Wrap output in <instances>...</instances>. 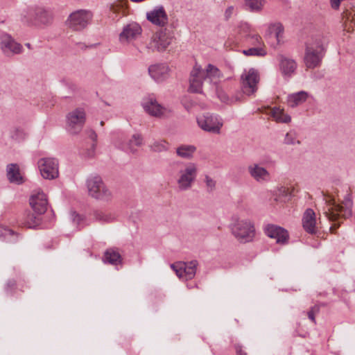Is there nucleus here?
<instances>
[{
	"instance_id": "obj_1",
	"label": "nucleus",
	"mask_w": 355,
	"mask_h": 355,
	"mask_svg": "<svg viewBox=\"0 0 355 355\" xmlns=\"http://www.w3.org/2000/svg\"><path fill=\"white\" fill-rule=\"evenodd\" d=\"M229 228L234 238L241 243L252 242L256 230L254 223L250 219H243L236 216L232 217Z\"/></svg>"
},
{
	"instance_id": "obj_2",
	"label": "nucleus",
	"mask_w": 355,
	"mask_h": 355,
	"mask_svg": "<svg viewBox=\"0 0 355 355\" xmlns=\"http://www.w3.org/2000/svg\"><path fill=\"white\" fill-rule=\"evenodd\" d=\"M178 171L177 173L176 182L178 189L180 191L189 190L194 183L197 175L198 167L193 162H177Z\"/></svg>"
},
{
	"instance_id": "obj_3",
	"label": "nucleus",
	"mask_w": 355,
	"mask_h": 355,
	"mask_svg": "<svg viewBox=\"0 0 355 355\" xmlns=\"http://www.w3.org/2000/svg\"><path fill=\"white\" fill-rule=\"evenodd\" d=\"M324 48L319 39H313L306 44L304 64L307 68L314 69L320 65L324 56Z\"/></svg>"
},
{
	"instance_id": "obj_4",
	"label": "nucleus",
	"mask_w": 355,
	"mask_h": 355,
	"mask_svg": "<svg viewBox=\"0 0 355 355\" xmlns=\"http://www.w3.org/2000/svg\"><path fill=\"white\" fill-rule=\"evenodd\" d=\"M87 187L89 194L96 199L109 200L112 198L111 191L104 184L99 176H92L87 179Z\"/></svg>"
},
{
	"instance_id": "obj_5",
	"label": "nucleus",
	"mask_w": 355,
	"mask_h": 355,
	"mask_svg": "<svg viewBox=\"0 0 355 355\" xmlns=\"http://www.w3.org/2000/svg\"><path fill=\"white\" fill-rule=\"evenodd\" d=\"M259 82V75L256 69L251 68L244 70L241 76V93L243 96L253 95L257 91Z\"/></svg>"
},
{
	"instance_id": "obj_6",
	"label": "nucleus",
	"mask_w": 355,
	"mask_h": 355,
	"mask_svg": "<svg viewBox=\"0 0 355 355\" xmlns=\"http://www.w3.org/2000/svg\"><path fill=\"white\" fill-rule=\"evenodd\" d=\"M86 121V112L84 108L77 107L70 111L66 116L68 131L72 135L79 133Z\"/></svg>"
},
{
	"instance_id": "obj_7",
	"label": "nucleus",
	"mask_w": 355,
	"mask_h": 355,
	"mask_svg": "<svg viewBox=\"0 0 355 355\" xmlns=\"http://www.w3.org/2000/svg\"><path fill=\"white\" fill-rule=\"evenodd\" d=\"M141 105L146 113L157 118L167 117L172 112L169 107L159 104L153 95L144 97Z\"/></svg>"
},
{
	"instance_id": "obj_8",
	"label": "nucleus",
	"mask_w": 355,
	"mask_h": 355,
	"mask_svg": "<svg viewBox=\"0 0 355 355\" xmlns=\"http://www.w3.org/2000/svg\"><path fill=\"white\" fill-rule=\"evenodd\" d=\"M198 126L204 131L219 134L223 123L218 116L207 113L196 119Z\"/></svg>"
},
{
	"instance_id": "obj_9",
	"label": "nucleus",
	"mask_w": 355,
	"mask_h": 355,
	"mask_svg": "<svg viewBox=\"0 0 355 355\" xmlns=\"http://www.w3.org/2000/svg\"><path fill=\"white\" fill-rule=\"evenodd\" d=\"M329 207L325 211L326 216L329 220H336L339 217L348 218L352 215V202L349 200L345 202V207L336 203L335 200L329 201Z\"/></svg>"
},
{
	"instance_id": "obj_10",
	"label": "nucleus",
	"mask_w": 355,
	"mask_h": 355,
	"mask_svg": "<svg viewBox=\"0 0 355 355\" xmlns=\"http://www.w3.org/2000/svg\"><path fill=\"white\" fill-rule=\"evenodd\" d=\"M92 13L87 10H79L72 12L68 19L69 28L74 31H80L85 28L91 21Z\"/></svg>"
},
{
	"instance_id": "obj_11",
	"label": "nucleus",
	"mask_w": 355,
	"mask_h": 355,
	"mask_svg": "<svg viewBox=\"0 0 355 355\" xmlns=\"http://www.w3.org/2000/svg\"><path fill=\"white\" fill-rule=\"evenodd\" d=\"M41 175L47 180L58 177V161L52 157L41 158L37 162Z\"/></svg>"
},
{
	"instance_id": "obj_12",
	"label": "nucleus",
	"mask_w": 355,
	"mask_h": 355,
	"mask_svg": "<svg viewBox=\"0 0 355 355\" xmlns=\"http://www.w3.org/2000/svg\"><path fill=\"white\" fill-rule=\"evenodd\" d=\"M198 262L192 260L189 262H178L171 265V268L180 279L189 280L193 279L196 273Z\"/></svg>"
},
{
	"instance_id": "obj_13",
	"label": "nucleus",
	"mask_w": 355,
	"mask_h": 355,
	"mask_svg": "<svg viewBox=\"0 0 355 355\" xmlns=\"http://www.w3.org/2000/svg\"><path fill=\"white\" fill-rule=\"evenodd\" d=\"M173 35L165 28L156 32L152 37L148 48L158 51H164L171 43Z\"/></svg>"
},
{
	"instance_id": "obj_14",
	"label": "nucleus",
	"mask_w": 355,
	"mask_h": 355,
	"mask_svg": "<svg viewBox=\"0 0 355 355\" xmlns=\"http://www.w3.org/2000/svg\"><path fill=\"white\" fill-rule=\"evenodd\" d=\"M207 80L204 69L196 64L191 71L189 91L192 93L202 94L203 81Z\"/></svg>"
},
{
	"instance_id": "obj_15",
	"label": "nucleus",
	"mask_w": 355,
	"mask_h": 355,
	"mask_svg": "<svg viewBox=\"0 0 355 355\" xmlns=\"http://www.w3.org/2000/svg\"><path fill=\"white\" fill-rule=\"evenodd\" d=\"M0 48L3 53L10 56L19 54L22 51V46L17 42L9 34L3 33L0 36Z\"/></svg>"
},
{
	"instance_id": "obj_16",
	"label": "nucleus",
	"mask_w": 355,
	"mask_h": 355,
	"mask_svg": "<svg viewBox=\"0 0 355 355\" xmlns=\"http://www.w3.org/2000/svg\"><path fill=\"white\" fill-rule=\"evenodd\" d=\"M263 230L268 237L275 239L277 243L284 245L288 243L289 235L284 228L276 225L268 224L264 227Z\"/></svg>"
},
{
	"instance_id": "obj_17",
	"label": "nucleus",
	"mask_w": 355,
	"mask_h": 355,
	"mask_svg": "<svg viewBox=\"0 0 355 355\" xmlns=\"http://www.w3.org/2000/svg\"><path fill=\"white\" fill-rule=\"evenodd\" d=\"M146 19L153 24L164 27L168 22V17L163 6H155L147 12Z\"/></svg>"
},
{
	"instance_id": "obj_18",
	"label": "nucleus",
	"mask_w": 355,
	"mask_h": 355,
	"mask_svg": "<svg viewBox=\"0 0 355 355\" xmlns=\"http://www.w3.org/2000/svg\"><path fill=\"white\" fill-rule=\"evenodd\" d=\"M30 205L38 215L44 214L47 209L48 201L43 191H35L30 198Z\"/></svg>"
},
{
	"instance_id": "obj_19",
	"label": "nucleus",
	"mask_w": 355,
	"mask_h": 355,
	"mask_svg": "<svg viewBox=\"0 0 355 355\" xmlns=\"http://www.w3.org/2000/svg\"><path fill=\"white\" fill-rule=\"evenodd\" d=\"M250 177L259 183L268 182L271 179L270 172L258 163H252L248 166Z\"/></svg>"
},
{
	"instance_id": "obj_20",
	"label": "nucleus",
	"mask_w": 355,
	"mask_h": 355,
	"mask_svg": "<svg viewBox=\"0 0 355 355\" xmlns=\"http://www.w3.org/2000/svg\"><path fill=\"white\" fill-rule=\"evenodd\" d=\"M141 28L137 23H130L125 26L119 35V40L122 43L135 40L141 33Z\"/></svg>"
},
{
	"instance_id": "obj_21",
	"label": "nucleus",
	"mask_w": 355,
	"mask_h": 355,
	"mask_svg": "<svg viewBox=\"0 0 355 355\" xmlns=\"http://www.w3.org/2000/svg\"><path fill=\"white\" fill-rule=\"evenodd\" d=\"M169 69L164 64L150 65L148 67V73L156 82H162L168 77Z\"/></svg>"
},
{
	"instance_id": "obj_22",
	"label": "nucleus",
	"mask_w": 355,
	"mask_h": 355,
	"mask_svg": "<svg viewBox=\"0 0 355 355\" xmlns=\"http://www.w3.org/2000/svg\"><path fill=\"white\" fill-rule=\"evenodd\" d=\"M315 214L312 209H307L302 217V227L309 234H314L317 232Z\"/></svg>"
},
{
	"instance_id": "obj_23",
	"label": "nucleus",
	"mask_w": 355,
	"mask_h": 355,
	"mask_svg": "<svg viewBox=\"0 0 355 355\" xmlns=\"http://www.w3.org/2000/svg\"><path fill=\"white\" fill-rule=\"evenodd\" d=\"M27 15H24V17L26 18L27 22H31L33 21V16L34 15V20L38 23L46 24L49 22L50 17L48 12L42 8H37L33 10L32 8L28 9Z\"/></svg>"
},
{
	"instance_id": "obj_24",
	"label": "nucleus",
	"mask_w": 355,
	"mask_h": 355,
	"mask_svg": "<svg viewBox=\"0 0 355 355\" xmlns=\"http://www.w3.org/2000/svg\"><path fill=\"white\" fill-rule=\"evenodd\" d=\"M279 68L284 76L290 77L295 71L297 63L295 60L283 55L279 56Z\"/></svg>"
},
{
	"instance_id": "obj_25",
	"label": "nucleus",
	"mask_w": 355,
	"mask_h": 355,
	"mask_svg": "<svg viewBox=\"0 0 355 355\" xmlns=\"http://www.w3.org/2000/svg\"><path fill=\"white\" fill-rule=\"evenodd\" d=\"M309 96V94L305 91L293 93L287 96V103L291 107H296L304 103Z\"/></svg>"
},
{
	"instance_id": "obj_26",
	"label": "nucleus",
	"mask_w": 355,
	"mask_h": 355,
	"mask_svg": "<svg viewBox=\"0 0 355 355\" xmlns=\"http://www.w3.org/2000/svg\"><path fill=\"white\" fill-rule=\"evenodd\" d=\"M216 92L219 100L227 104L232 105L237 102L243 101V94L241 92H236L234 96L230 97L222 89L216 87Z\"/></svg>"
},
{
	"instance_id": "obj_27",
	"label": "nucleus",
	"mask_w": 355,
	"mask_h": 355,
	"mask_svg": "<svg viewBox=\"0 0 355 355\" xmlns=\"http://www.w3.org/2000/svg\"><path fill=\"white\" fill-rule=\"evenodd\" d=\"M7 177L12 183L20 184L23 182V178L20 173L19 166L16 164H10L6 168Z\"/></svg>"
},
{
	"instance_id": "obj_28",
	"label": "nucleus",
	"mask_w": 355,
	"mask_h": 355,
	"mask_svg": "<svg viewBox=\"0 0 355 355\" xmlns=\"http://www.w3.org/2000/svg\"><path fill=\"white\" fill-rule=\"evenodd\" d=\"M143 137L140 134H134L132 138L125 144H123L121 148L128 153H135L137 151V147L142 145Z\"/></svg>"
},
{
	"instance_id": "obj_29",
	"label": "nucleus",
	"mask_w": 355,
	"mask_h": 355,
	"mask_svg": "<svg viewBox=\"0 0 355 355\" xmlns=\"http://www.w3.org/2000/svg\"><path fill=\"white\" fill-rule=\"evenodd\" d=\"M104 261L112 265L121 263L122 259L119 252L114 249H108L104 253Z\"/></svg>"
},
{
	"instance_id": "obj_30",
	"label": "nucleus",
	"mask_w": 355,
	"mask_h": 355,
	"mask_svg": "<svg viewBox=\"0 0 355 355\" xmlns=\"http://www.w3.org/2000/svg\"><path fill=\"white\" fill-rule=\"evenodd\" d=\"M196 148L193 145H181L176 149L177 155L184 159H190L196 152Z\"/></svg>"
},
{
	"instance_id": "obj_31",
	"label": "nucleus",
	"mask_w": 355,
	"mask_h": 355,
	"mask_svg": "<svg viewBox=\"0 0 355 355\" xmlns=\"http://www.w3.org/2000/svg\"><path fill=\"white\" fill-rule=\"evenodd\" d=\"M272 116L275 119L276 121L280 123H289L291 120V116L286 114L284 110L279 107H274L272 110Z\"/></svg>"
},
{
	"instance_id": "obj_32",
	"label": "nucleus",
	"mask_w": 355,
	"mask_h": 355,
	"mask_svg": "<svg viewBox=\"0 0 355 355\" xmlns=\"http://www.w3.org/2000/svg\"><path fill=\"white\" fill-rule=\"evenodd\" d=\"M149 146L152 151L156 153L165 152L169 148L168 143L163 139L155 140Z\"/></svg>"
},
{
	"instance_id": "obj_33",
	"label": "nucleus",
	"mask_w": 355,
	"mask_h": 355,
	"mask_svg": "<svg viewBox=\"0 0 355 355\" xmlns=\"http://www.w3.org/2000/svg\"><path fill=\"white\" fill-rule=\"evenodd\" d=\"M245 5L252 12L260 11L263 6V0H245Z\"/></svg>"
},
{
	"instance_id": "obj_34",
	"label": "nucleus",
	"mask_w": 355,
	"mask_h": 355,
	"mask_svg": "<svg viewBox=\"0 0 355 355\" xmlns=\"http://www.w3.org/2000/svg\"><path fill=\"white\" fill-rule=\"evenodd\" d=\"M40 215L35 216L34 214H28L26 218V224L29 228H35L41 223Z\"/></svg>"
},
{
	"instance_id": "obj_35",
	"label": "nucleus",
	"mask_w": 355,
	"mask_h": 355,
	"mask_svg": "<svg viewBox=\"0 0 355 355\" xmlns=\"http://www.w3.org/2000/svg\"><path fill=\"white\" fill-rule=\"evenodd\" d=\"M271 33H274L275 38L278 43L280 42V39L282 37L284 33V28L281 24H271L269 27Z\"/></svg>"
},
{
	"instance_id": "obj_36",
	"label": "nucleus",
	"mask_w": 355,
	"mask_h": 355,
	"mask_svg": "<svg viewBox=\"0 0 355 355\" xmlns=\"http://www.w3.org/2000/svg\"><path fill=\"white\" fill-rule=\"evenodd\" d=\"M204 71H205V77L207 78V80L210 82L211 81V78L218 77L220 75V71L218 69L211 64H209L207 66L206 69Z\"/></svg>"
},
{
	"instance_id": "obj_37",
	"label": "nucleus",
	"mask_w": 355,
	"mask_h": 355,
	"mask_svg": "<svg viewBox=\"0 0 355 355\" xmlns=\"http://www.w3.org/2000/svg\"><path fill=\"white\" fill-rule=\"evenodd\" d=\"M246 41L255 46H261V37L254 33L250 32L249 33L245 35Z\"/></svg>"
},
{
	"instance_id": "obj_38",
	"label": "nucleus",
	"mask_w": 355,
	"mask_h": 355,
	"mask_svg": "<svg viewBox=\"0 0 355 355\" xmlns=\"http://www.w3.org/2000/svg\"><path fill=\"white\" fill-rule=\"evenodd\" d=\"M284 142L287 145H295L300 144V141L297 138V133L294 130H291L286 134Z\"/></svg>"
},
{
	"instance_id": "obj_39",
	"label": "nucleus",
	"mask_w": 355,
	"mask_h": 355,
	"mask_svg": "<svg viewBox=\"0 0 355 355\" xmlns=\"http://www.w3.org/2000/svg\"><path fill=\"white\" fill-rule=\"evenodd\" d=\"M243 53L245 55H248V56H251V55L263 56L266 54V51L261 46H256V47L250 48L247 50H244Z\"/></svg>"
},
{
	"instance_id": "obj_40",
	"label": "nucleus",
	"mask_w": 355,
	"mask_h": 355,
	"mask_svg": "<svg viewBox=\"0 0 355 355\" xmlns=\"http://www.w3.org/2000/svg\"><path fill=\"white\" fill-rule=\"evenodd\" d=\"M3 231L4 232L3 234L7 241L13 243L17 241L18 235L15 234L12 230L10 229H5Z\"/></svg>"
},
{
	"instance_id": "obj_41",
	"label": "nucleus",
	"mask_w": 355,
	"mask_h": 355,
	"mask_svg": "<svg viewBox=\"0 0 355 355\" xmlns=\"http://www.w3.org/2000/svg\"><path fill=\"white\" fill-rule=\"evenodd\" d=\"M205 182L208 192H212L216 189V181L210 176L206 175L205 176Z\"/></svg>"
},
{
	"instance_id": "obj_42",
	"label": "nucleus",
	"mask_w": 355,
	"mask_h": 355,
	"mask_svg": "<svg viewBox=\"0 0 355 355\" xmlns=\"http://www.w3.org/2000/svg\"><path fill=\"white\" fill-rule=\"evenodd\" d=\"M96 143H92L90 146L83 153V156L86 158H92L96 154Z\"/></svg>"
},
{
	"instance_id": "obj_43",
	"label": "nucleus",
	"mask_w": 355,
	"mask_h": 355,
	"mask_svg": "<svg viewBox=\"0 0 355 355\" xmlns=\"http://www.w3.org/2000/svg\"><path fill=\"white\" fill-rule=\"evenodd\" d=\"M96 220L106 222L109 220V217L102 211H96L94 214Z\"/></svg>"
},
{
	"instance_id": "obj_44",
	"label": "nucleus",
	"mask_w": 355,
	"mask_h": 355,
	"mask_svg": "<svg viewBox=\"0 0 355 355\" xmlns=\"http://www.w3.org/2000/svg\"><path fill=\"white\" fill-rule=\"evenodd\" d=\"M16 282L15 280H10L6 284V291L7 293H12L16 288Z\"/></svg>"
},
{
	"instance_id": "obj_45",
	"label": "nucleus",
	"mask_w": 355,
	"mask_h": 355,
	"mask_svg": "<svg viewBox=\"0 0 355 355\" xmlns=\"http://www.w3.org/2000/svg\"><path fill=\"white\" fill-rule=\"evenodd\" d=\"M87 137L92 140V143H96L97 139V135L96 133L92 130H89L87 131Z\"/></svg>"
},
{
	"instance_id": "obj_46",
	"label": "nucleus",
	"mask_w": 355,
	"mask_h": 355,
	"mask_svg": "<svg viewBox=\"0 0 355 355\" xmlns=\"http://www.w3.org/2000/svg\"><path fill=\"white\" fill-rule=\"evenodd\" d=\"M315 310L318 311V308L315 306V307L312 308V309L308 312L309 318L314 323H315V312H314Z\"/></svg>"
},
{
	"instance_id": "obj_47",
	"label": "nucleus",
	"mask_w": 355,
	"mask_h": 355,
	"mask_svg": "<svg viewBox=\"0 0 355 355\" xmlns=\"http://www.w3.org/2000/svg\"><path fill=\"white\" fill-rule=\"evenodd\" d=\"M235 349L237 355H247V353L242 349V347L241 345H236Z\"/></svg>"
},
{
	"instance_id": "obj_48",
	"label": "nucleus",
	"mask_w": 355,
	"mask_h": 355,
	"mask_svg": "<svg viewBox=\"0 0 355 355\" xmlns=\"http://www.w3.org/2000/svg\"><path fill=\"white\" fill-rule=\"evenodd\" d=\"M72 216L73 217V221L79 224L80 221L81 220V216L79 214H76V212H73Z\"/></svg>"
},
{
	"instance_id": "obj_49",
	"label": "nucleus",
	"mask_w": 355,
	"mask_h": 355,
	"mask_svg": "<svg viewBox=\"0 0 355 355\" xmlns=\"http://www.w3.org/2000/svg\"><path fill=\"white\" fill-rule=\"evenodd\" d=\"M233 10H234V8H233V7H232V6H231V7H229V8L226 10V11H225V16H226V17H230V15H232V13Z\"/></svg>"
},
{
	"instance_id": "obj_50",
	"label": "nucleus",
	"mask_w": 355,
	"mask_h": 355,
	"mask_svg": "<svg viewBox=\"0 0 355 355\" xmlns=\"http://www.w3.org/2000/svg\"><path fill=\"white\" fill-rule=\"evenodd\" d=\"M279 193L285 194L286 196H287V195H288V189L286 188H281L279 190Z\"/></svg>"
},
{
	"instance_id": "obj_51",
	"label": "nucleus",
	"mask_w": 355,
	"mask_h": 355,
	"mask_svg": "<svg viewBox=\"0 0 355 355\" xmlns=\"http://www.w3.org/2000/svg\"><path fill=\"white\" fill-rule=\"evenodd\" d=\"M182 103H183V105H184V107H185L187 110H189V109L192 107V105H193V104H191V105H189V104H188V105H187V104L186 103V102H185V100H183Z\"/></svg>"
},
{
	"instance_id": "obj_52",
	"label": "nucleus",
	"mask_w": 355,
	"mask_h": 355,
	"mask_svg": "<svg viewBox=\"0 0 355 355\" xmlns=\"http://www.w3.org/2000/svg\"><path fill=\"white\" fill-rule=\"evenodd\" d=\"M132 2H140L142 1V0H130Z\"/></svg>"
},
{
	"instance_id": "obj_53",
	"label": "nucleus",
	"mask_w": 355,
	"mask_h": 355,
	"mask_svg": "<svg viewBox=\"0 0 355 355\" xmlns=\"http://www.w3.org/2000/svg\"><path fill=\"white\" fill-rule=\"evenodd\" d=\"M26 46L28 49H30V48H31V44H30L29 43H26Z\"/></svg>"
},
{
	"instance_id": "obj_54",
	"label": "nucleus",
	"mask_w": 355,
	"mask_h": 355,
	"mask_svg": "<svg viewBox=\"0 0 355 355\" xmlns=\"http://www.w3.org/2000/svg\"><path fill=\"white\" fill-rule=\"evenodd\" d=\"M243 28H247V29H248L249 28H248V25H245V26H243Z\"/></svg>"
},
{
	"instance_id": "obj_55",
	"label": "nucleus",
	"mask_w": 355,
	"mask_h": 355,
	"mask_svg": "<svg viewBox=\"0 0 355 355\" xmlns=\"http://www.w3.org/2000/svg\"><path fill=\"white\" fill-rule=\"evenodd\" d=\"M101 125H103V121H101Z\"/></svg>"
}]
</instances>
